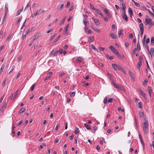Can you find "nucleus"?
Returning <instances> with one entry per match:
<instances>
[{
    "label": "nucleus",
    "mask_w": 154,
    "mask_h": 154,
    "mask_svg": "<svg viewBox=\"0 0 154 154\" xmlns=\"http://www.w3.org/2000/svg\"><path fill=\"white\" fill-rule=\"evenodd\" d=\"M89 38L90 41L92 42L94 40V36H91L89 37Z\"/></svg>",
    "instance_id": "e433bc0d"
},
{
    "label": "nucleus",
    "mask_w": 154,
    "mask_h": 154,
    "mask_svg": "<svg viewBox=\"0 0 154 154\" xmlns=\"http://www.w3.org/2000/svg\"><path fill=\"white\" fill-rule=\"evenodd\" d=\"M110 36L113 39H116L117 38V36L114 33H111Z\"/></svg>",
    "instance_id": "a211bd4d"
},
{
    "label": "nucleus",
    "mask_w": 154,
    "mask_h": 154,
    "mask_svg": "<svg viewBox=\"0 0 154 154\" xmlns=\"http://www.w3.org/2000/svg\"><path fill=\"white\" fill-rule=\"evenodd\" d=\"M107 102V98L106 97H105L103 100V103L104 104H106Z\"/></svg>",
    "instance_id": "680f3d73"
},
{
    "label": "nucleus",
    "mask_w": 154,
    "mask_h": 154,
    "mask_svg": "<svg viewBox=\"0 0 154 154\" xmlns=\"http://www.w3.org/2000/svg\"><path fill=\"white\" fill-rule=\"evenodd\" d=\"M90 8L92 9V10H95L96 8H95L94 6V5L91 4V3H90Z\"/></svg>",
    "instance_id": "c9c22d12"
},
{
    "label": "nucleus",
    "mask_w": 154,
    "mask_h": 154,
    "mask_svg": "<svg viewBox=\"0 0 154 154\" xmlns=\"http://www.w3.org/2000/svg\"><path fill=\"white\" fill-rule=\"evenodd\" d=\"M94 21L96 25H98L100 24V22L97 19H94Z\"/></svg>",
    "instance_id": "a878e982"
},
{
    "label": "nucleus",
    "mask_w": 154,
    "mask_h": 154,
    "mask_svg": "<svg viewBox=\"0 0 154 154\" xmlns=\"http://www.w3.org/2000/svg\"><path fill=\"white\" fill-rule=\"evenodd\" d=\"M151 53V52H152V53H153V52H154V48H151L150 49V51Z\"/></svg>",
    "instance_id": "774afa93"
},
{
    "label": "nucleus",
    "mask_w": 154,
    "mask_h": 154,
    "mask_svg": "<svg viewBox=\"0 0 154 154\" xmlns=\"http://www.w3.org/2000/svg\"><path fill=\"white\" fill-rule=\"evenodd\" d=\"M94 11H96L98 14H99L101 12L100 10L97 8Z\"/></svg>",
    "instance_id": "09e8293b"
},
{
    "label": "nucleus",
    "mask_w": 154,
    "mask_h": 154,
    "mask_svg": "<svg viewBox=\"0 0 154 154\" xmlns=\"http://www.w3.org/2000/svg\"><path fill=\"white\" fill-rule=\"evenodd\" d=\"M148 80L147 79H145L143 82V84L144 85H146L148 82Z\"/></svg>",
    "instance_id": "37998d69"
},
{
    "label": "nucleus",
    "mask_w": 154,
    "mask_h": 154,
    "mask_svg": "<svg viewBox=\"0 0 154 154\" xmlns=\"http://www.w3.org/2000/svg\"><path fill=\"white\" fill-rule=\"evenodd\" d=\"M85 31L87 32L88 34H91L92 32V31L88 28H85Z\"/></svg>",
    "instance_id": "aec40b11"
},
{
    "label": "nucleus",
    "mask_w": 154,
    "mask_h": 154,
    "mask_svg": "<svg viewBox=\"0 0 154 154\" xmlns=\"http://www.w3.org/2000/svg\"><path fill=\"white\" fill-rule=\"evenodd\" d=\"M15 69V66H13L12 67V68L11 70L10 71L9 73V74H10V73L11 72H12Z\"/></svg>",
    "instance_id": "8fccbe9b"
},
{
    "label": "nucleus",
    "mask_w": 154,
    "mask_h": 154,
    "mask_svg": "<svg viewBox=\"0 0 154 154\" xmlns=\"http://www.w3.org/2000/svg\"><path fill=\"white\" fill-rule=\"evenodd\" d=\"M79 132V130L78 128H76L75 129V134H77Z\"/></svg>",
    "instance_id": "2f4dec72"
},
{
    "label": "nucleus",
    "mask_w": 154,
    "mask_h": 154,
    "mask_svg": "<svg viewBox=\"0 0 154 154\" xmlns=\"http://www.w3.org/2000/svg\"><path fill=\"white\" fill-rule=\"evenodd\" d=\"M142 66V62H139L137 64V67L140 68Z\"/></svg>",
    "instance_id": "c756f323"
},
{
    "label": "nucleus",
    "mask_w": 154,
    "mask_h": 154,
    "mask_svg": "<svg viewBox=\"0 0 154 154\" xmlns=\"http://www.w3.org/2000/svg\"><path fill=\"white\" fill-rule=\"evenodd\" d=\"M8 4L7 3H6L5 4V12L6 13V14H7L8 10Z\"/></svg>",
    "instance_id": "ddd939ff"
},
{
    "label": "nucleus",
    "mask_w": 154,
    "mask_h": 154,
    "mask_svg": "<svg viewBox=\"0 0 154 154\" xmlns=\"http://www.w3.org/2000/svg\"><path fill=\"white\" fill-rule=\"evenodd\" d=\"M36 85V83H34L31 87L30 89L32 91H33L34 89V88Z\"/></svg>",
    "instance_id": "c85d7f7f"
},
{
    "label": "nucleus",
    "mask_w": 154,
    "mask_h": 154,
    "mask_svg": "<svg viewBox=\"0 0 154 154\" xmlns=\"http://www.w3.org/2000/svg\"><path fill=\"white\" fill-rule=\"evenodd\" d=\"M74 137V134H72L71 136H70L69 137L70 140H72L73 139Z\"/></svg>",
    "instance_id": "49530a36"
},
{
    "label": "nucleus",
    "mask_w": 154,
    "mask_h": 154,
    "mask_svg": "<svg viewBox=\"0 0 154 154\" xmlns=\"http://www.w3.org/2000/svg\"><path fill=\"white\" fill-rule=\"evenodd\" d=\"M117 56L120 59H121L123 58H124L125 57L124 55L122 54H119V52H118V53L116 54Z\"/></svg>",
    "instance_id": "9d476101"
},
{
    "label": "nucleus",
    "mask_w": 154,
    "mask_h": 154,
    "mask_svg": "<svg viewBox=\"0 0 154 154\" xmlns=\"http://www.w3.org/2000/svg\"><path fill=\"white\" fill-rule=\"evenodd\" d=\"M53 28H51V29H50L48 31H47V32L48 33H49L50 32H52L53 31Z\"/></svg>",
    "instance_id": "13d9d810"
},
{
    "label": "nucleus",
    "mask_w": 154,
    "mask_h": 154,
    "mask_svg": "<svg viewBox=\"0 0 154 154\" xmlns=\"http://www.w3.org/2000/svg\"><path fill=\"white\" fill-rule=\"evenodd\" d=\"M32 28L31 29H27L26 32L25 34L26 35H27L29 33L32 31Z\"/></svg>",
    "instance_id": "393cba45"
},
{
    "label": "nucleus",
    "mask_w": 154,
    "mask_h": 154,
    "mask_svg": "<svg viewBox=\"0 0 154 154\" xmlns=\"http://www.w3.org/2000/svg\"><path fill=\"white\" fill-rule=\"evenodd\" d=\"M22 123V121L21 120L17 124V125L18 126L20 125Z\"/></svg>",
    "instance_id": "3c124183"
},
{
    "label": "nucleus",
    "mask_w": 154,
    "mask_h": 154,
    "mask_svg": "<svg viewBox=\"0 0 154 154\" xmlns=\"http://www.w3.org/2000/svg\"><path fill=\"white\" fill-rule=\"evenodd\" d=\"M121 66L120 65H117L115 63H113L112 64V66L113 69L116 71H118L120 70Z\"/></svg>",
    "instance_id": "7ed1b4c3"
},
{
    "label": "nucleus",
    "mask_w": 154,
    "mask_h": 154,
    "mask_svg": "<svg viewBox=\"0 0 154 154\" xmlns=\"http://www.w3.org/2000/svg\"><path fill=\"white\" fill-rule=\"evenodd\" d=\"M129 37L130 38H132L133 37V35L132 33H130L129 35Z\"/></svg>",
    "instance_id": "338daca9"
},
{
    "label": "nucleus",
    "mask_w": 154,
    "mask_h": 154,
    "mask_svg": "<svg viewBox=\"0 0 154 154\" xmlns=\"http://www.w3.org/2000/svg\"><path fill=\"white\" fill-rule=\"evenodd\" d=\"M22 19V17L19 18V19H18V20H17V23H19L20 22L21 20Z\"/></svg>",
    "instance_id": "69168bd1"
},
{
    "label": "nucleus",
    "mask_w": 154,
    "mask_h": 154,
    "mask_svg": "<svg viewBox=\"0 0 154 154\" xmlns=\"http://www.w3.org/2000/svg\"><path fill=\"white\" fill-rule=\"evenodd\" d=\"M148 122H145L143 123V131L146 134L148 133Z\"/></svg>",
    "instance_id": "f257e3e1"
},
{
    "label": "nucleus",
    "mask_w": 154,
    "mask_h": 154,
    "mask_svg": "<svg viewBox=\"0 0 154 154\" xmlns=\"http://www.w3.org/2000/svg\"><path fill=\"white\" fill-rule=\"evenodd\" d=\"M139 113L140 117V118L143 117L144 115V113L142 111H140Z\"/></svg>",
    "instance_id": "b1692460"
},
{
    "label": "nucleus",
    "mask_w": 154,
    "mask_h": 154,
    "mask_svg": "<svg viewBox=\"0 0 154 154\" xmlns=\"http://www.w3.org/2000/svg\"><path fill=\"white\" fill-rule=\"evenodd\" d=\"M60 35L58 36L55 39L54 42V43L57 42L59 40V38H60Z\"/></svg>",
    "instance_id": "6e6d98bb"
},
{
    "label": "nucleus",
    "mask_w": 154,
    "mask_h": 154,
    "mask_svg": "<svg viewBox=\"0 0 154 154\" xmlns=\"http://www.w3.org/2000/svg\"><path fill=\"white\" fill-rule=\"evenodd\" d=\"M135 4V5H136V6L137 7H140V5L139 3H137L136 2H135L134 3Z\"/></svg>",
    "instance_id": "0e129e2a"
},
{
    "label": "nucleus",
    "mask_w": 154,
    "mask_h": 154,
    "mask_svg": "<svg viewBox=\"0 0 154 154\" xmlns=\"http://www.w3.org/2000/svg\"><path fill=\"white\" fill-rule=\"evenodd\" d=\"M41 10H42V9H40L38 10L37 11V12H35L34 13L33 16H32V15L31 17H32L33 18L35 16H36L39 13V12H40V11H41Z\"/></svg>",
    "instance_id": "4468645a"
},
{
    "label": "nucleus",
    "mask_w": 154,
    "mask_h": 154,
    "mask_svg": "<svg viewBox=\"0 0 154 154\" xmlns=\"http://www.w3.org/2000/svg\"><path fill=\"white\" fill-rule=\"evenodd\" d=\"M140 31L144 30L143 25V23H141L139 25Z\"/></svg>",
    "instance_id": "6ab92c4d"
},
{
    "label": "nucleus",
    "mask_w": 154,
    "mask_h": 154,
    "mask_svg": "<svg viewBox=\"0 0 154 154\" xmlns=\"http://www.w3.org/2000/svg\"><path fill=\"white\" fill-rule=\"evenodd\" d=\"M122 9L123 10V12H125V10L126 9V7L125 5H124V6H122Z\"/></svg>",
    "instance_id": "5fc2aeb1"
},
{
    "label": "nucleus",
    "mask_w": 154,
    "mask_h": 154,
    "mask_svg": "<svg viewBox=\"0 0 154 154\" xmlns=\"http://www.w3.org/2000/svg\"><path fill=\"white\" fill-rule=\"evenodd\" d=\"M84 125L85 127H86L87 129L89 130L91 129V127L86 124L85 123L84 124Z\"/></svg>",
    "instance_id": "7c9ffc66"
},
{
    "label": "nucleus",
    "mask_w": 154,
    "mask_h": 154,
    "mask_svg": "<svg viewBox=\"0 0 154 154\" xmlns=\"http://www.w3.org/2000/svg\"><path fill=\"white\" fill-rule=\"evenodd\" d=\"M146 25H149L151 26L154 25V22H152V20L151 18H146L145 20Z\"/></svg>",
    "instance_id": "f03ea898"
},
{
    "label": "nucleus",
    "mask_w": 154,
    "mask_h": 154,
    "mask_svg": "<svg viewBox=\"0 0 154 154\" xmlns=\"http://www.w3.org/2000/svg\"><path fill=\"white\" fill-rule=\"evenodd\" d=\"M92 28L96 32H100V30L98 28L94 27H92Z\"/></svg>",
    "instance_id": "cd10ccee"
},
{
    "label": "nucleus",
    "mask_w": 154,
    "mask_h": 154,
    "mask_svg": "<svg viewBox=\"0 0 154 154\" xmlns=\"http://www.w3.org/2000/svg\"><path fill=\"white\" fill-rule=\"evenodd\" d=\"M59 53V51L58 50L56 51L54 53V54L53 55V56H56Z\"/></svg>",
    "instance_id": "79ce46f5"
},
{
    "label": "nucleus",
    "mask_w": 154,
    "mask_h": 154,
    "mask_svg": "<svg viewBox=\"0 0 154 154\" xmlns=\"http://www.w3.org/2000/svg\"><path fill=\"white\" fill-rule=\"evenodd\" d=\"M83 60V59L81 57H78L76 59L77 62H81Z\"/></svg>",
    "instance_id": "2eb2a0df"
},
{
    "label": "nucleus",
    "mask_w": 154,
    "mask_h": 154,
    "mask_svg": "<svg viewBox=\"0 0 154 154\" xmlns=\"http://www.w3.org/2000/svg\"><path fill=\"white\" fill-rule=\"evenodd\" d=\"M128 11L129 13H130V14H131V15H133V11L131 9V8H128Z\"/></svg>",
    "instance_id": "473e14b6"
},
{
    "label": "nucleus",
    "mask_w": 154,
    "mask_h": 154,
    "mask_svg": "<svg viewBox=\"0 0 154 154\" xmlns=\"http://www.w3.org/2000/svg\"><path fill=\"white\" fill-rule=\"evenodd\" d=\"M56 35V33H55L51 37L50 40V41H52L55 37Z\"/></svg>",
    "instance_id": "4c0bfd02"
},
{
    "label": "nucleus",
    "mask_w": 154,
    "mask_h": 154,
    "mask_svg": "<svg viewBox=\"0 0 154 154\" xmlns=\"http://www.w3.org/2000/svg\"><path fill=\"white\" fill-rule=\"evenodd\" d=\"M113 101V98H110L108 100V102L109 103H112Z\"/></svg>",
    "instance_id": "052dcab7"
},
{
    "label": "nucleus",
    "mask_w": 154,
    "mask_h": 154,
    "mask_svg": "<svg viewBox=\"0 0 154 154\" xmlns=\"http://www.w3.org/2000/svg\"><path fill=\"white\" fill-rule=\"evenodd\" d=\"M148 88H149L148 90V93L150 97H151V93L152 92V89L149 86L148 87Z\"/></svg>",
    "instance_id": "412c9836"
},
{
    "label": "nucleus",
    "mask_w": 154,
    "mask_h": 154,
    "mask_svg": "<svg viewBox=\"0 0 154 154\" xmlns=\"http://www.w3.org/2000/svg\"><path fill=\"white\" fill-rule=\"evenodd\" d=\"M51 77V76L50 75H48L46 77L44 81H45L49 79Z\"/></svg>",
    "instance_id": "603ef678"
},
{
    "label": "nucleus",
    "mask_w": 154,
    "mask_h": 154,
    "mask_svg": "<svg viewBox=\"0 0 154 154\" xmlns=\"http://www.w3.org/2000/svg\"><path fill=\"white\" fill-rule=\"evenodd\" d=\"M111 51L115 54L118 53V51L113 46L111 45L109 47Z\"/></svg>",
    "instance_id": "39448f33"
},
{
    "label": "nucleus",
    "mask_w": 154,
    "mask_h": 154,
    "mask_svg": "<svg viewBox=\"0 0 154 154\" xmlns=\"http://www.w3.org/2000/svg\"><path fill=\"white\" fill-rule=\"evenodd\" d=\"M25 111V109L24 107H22L20 109V111L19 112V113H22L24 112Z\"/></svg>",
    "instance_id": "f3484780"
},
{
    "label": "nucleus",
    "mask_w": 154,
    "mask_h": 154,
    "mask_svg": "<svg viewBox=\"0 0 154 154\" xmlns=\"http://www.w3.org/2000/svg\"><path fill=\"white\" fill-rule=\"evenodd\" d=\"M151 44L152 45H154V37H152L151 39Z\"/></svg>",
    "instance_id": "bb28decb"
},
{
    "label": "nucleus",
    "mask_w": 154,
    "mask_h": 154,
    "mask_svg": "<svg viewBox=\"0 0 154 154\" xmlns=\"http://www.w3.org/2000/svg\"><path fill=\"white\" fill-rule=\"evenodd\" d=\"M83 22L85 26V28H87V26L88 22L86 21V19H85V18L84 19H83Z\"/></svg>",
    "instance_id": "dca6fc26"
},
{
    "label": "nucleus",
    "mask_w": 154,
    "mask_h": 154,
    "mask_svg": "<svg viewBox=\"0 0 154 154\" xmlns=\"http://www.w3.org/2000/svg\"><path fill=\"white\" fill-rule=\"evenodd\" d=\"M123 13L122 14V16L123 18H124L126 21L128 20V17L125 14V12H123Z\"/></svg>",
    "instance_id": "6e6552de"
},
{
    "label": "nucleus",
    "mask_w": 154,
    "mask_h": 154,
    "mask_svg": "<svg viewBox=\"0 0 154 154\" xmlns=\"http://www.w3.org/2000/svg\"><path fill=\"white\" fill-rule=\"evenodd\" d=\"M146 35H144L143 37V41H142L143 44V45H144L145 43V41L146 39Z\"/></svg>",
    "instance_id": "58836bf2"
},
{
    "label": "nucleus",
    "mask_w": 154,
    "mask_h": 154,
    "mask_svg": "<svg viewBox=\"0 0 154 154\" xmlns=\"http://www.w3.org/2000/svg\"><path fill=\"white\" fill-rule=\"evenodd\" d=\"M139 62H142V60H143V58H142V57H141V56H140L139 57Z\"/></svg>",
    "instance_id": "4d7b16f0"
},
{
    "label": "nucleus",
    "mask_w": 154,
    "mask_h": 154,
    "mask_svg": "<svg viewBox=\"0 0 154 154\" xmlns=\"http://www.w3.org/2000/svg\"><path fill=\"white\" fill-rule=\"evenodd\" d=\"M64 5L63 4H62L60 6H59L57 7V9L58 11L60 10L63 7Z\"/></svg>",
    "instance_id": "4be33fe9"
},
{
    "label": "nucleus",
    "mask_w": 154,
    "mask_h": 154,
    "mask_svg": "<svg viewBox=\"0 0 154 154\" xmlns=\"http://www.w3.org/2000/svg\"><path fill=\"white\" fill-rule=\"evenodd\" d=\"M6 104L7 103L6 102H4L3 104V105H2V107H1L0 109V111H1L2 112L3 111L5 108Z\"/></svg>",
    "instance_id": "1a4fd4ad"
},
{
    "label": "nucleus",
    "mask_w": 154,
    "mask_h": 154,
    "mask_svg": "<svg viewBox=\"0 0 154 154\" xmlns=\"http://www.w3.org/2000/svg\"><path fill=\"white\" fill-rule=\"evenodd\" d=\"M138 92L144 98H146V95L144 91L141 90L140 88L138 89Z\"/></svg>",
    "instance_id": "423d86ee"
},
{
    "label": "nucleus",
    "mask_w": 154,
    "mask_h": 154,
    "mask_svg": "<svg viewBox=\"0 0 154 154\" xmlns=\"http://www.w3.org/2000/svg\"><path fill=\"white\" fill-rule=\"evenodd\" d=\"M102 9L109 17L111 18V15L110 12H109L108 10L106 8H102Z\"/></svg>",
    "instance_id": "20e7f679"
},
{
    "label": "nucleus",
    "mask_w": 154,
    "mask_h": 154,
    "mask_svg": "<svg viewBox=\"0 0 154 154\" xmlns=\"http://www.w3.org/2000/svg\"><path fill=\"white\" fill-rule=\"evenodd\" d=\"M139 40H140V35L139 34H138V37H137V40L138 42L137 43V50L138 51H139L140 50V44L139 42Z\"/></svg>",
    "instance_id": "0eeeda50"
},
{
    "label": "nucleus",
    "mask_w": 154,
    "mask_h": 154,
    "mask_svg": "<svg viewBox=\"0 0 154 154\" xmlns=\"http://www.w3.org/2000/svg\"><path fill=\"white\" fill-rule=\"evenodd\" d=\"M129 74L130 75V76L131 77H133V73L132 72H131L130 71H129Z\"/></svg>",
    "instance_id": "864d4df0"
},
{
    "label": "nucleus",
    "mask_w": 154,
    "mask_h": 154,
    "mask_svg": "<svg viewBox=\"0 0 154 154\" xmlns=\"http://www.w3.org/2000/svg\"><path fill=\"white\" fill-rule=\"evenodd\" d=\"M39 33H38L35 35L33 37L32 40L34 41L35 40L37 39L39 37Z\"/></svg>",
    "instance_id": "9b49d317"
},
{
    "label": "nucleus",
    "mask_w": 154,
    "mask_h": 154,
    "mask_svg": "<svg viewBox=\"0 0 154 154\" xmlns=\"http://www.w3.org/2000/svg\"><path fill=\"white\" fill-rule=\"evenodd\" d=\"M147 11L151 16H153V15H154L149 9H148Z\"/></svg>",
    "instance_id": "c03bdc74"
},
{
    "label": "nucleus",
    "mask_w": 154,
    "mask_h": 154,
    "mask_svg": "<svg viewBox=\"0 0 154 154\" xmlns=\"http://www.w3.org/2000/svg\"><path fill=\"white\" fill-rule=\"evenodd\" d=\"M69 24L67 25L65 27L64 29V33H66V32L69 28Z\"/></svg>",
    "instance_id": "5701e85b"
},
{
    "label": "nucleus",
    "mask_w": 154,
    "mask_h": 154,
    "mask_svg": "<svg viewBox=\"0 0 154 154\" xmlns=\"http://www.w3.org/2000/svg\"><path fill=\"white\" fill-rule=\"evenodd\" d=\"M18 90H17L16 91V92H15V94H14V99L15 97L16 96L18 93Z\"/></svg>",
    "instance_id": "de8ad7c7"
},
{
    "label": "nucleus",
    "mask_w": 154,
    "mask_h": 154,
    "mask_svg": "<svg viewBox=\"0 0 154 154\" xmlns=\"http://www.w3.org/2000/svg\"><path fill=\"white\" fill-rule=\"evenodd\" d=\"M22 57L21 56H18L17 57L18 61L19 62L21 60Z\"/></svg>",
    "instance_id": "a18cd8bd"
},
{
    "label": "nucleus",
    "mask_w": 154,
    "mask_h": 154,
    "mask_svg": "<svg viewBox=\"0 0 154 154\" xmlns=\"http://www.w3.org/2000/svg\"><path fill=\"white\" fill-rule=\"evenodd\" d=\"M111 84L116 88H119V89L120 88L119 85L117 84L116 83H114L113 82V81H112V82Z\"/></svg>",
    "instance_id": "f8f14e48"
},
{
    "label": "nucleus",
    "mask_w": 154,
    "mask_h": 154,
    "mask_svg": "<svg viewBox=\"0 0 154 154\" xmlns=\"http://www.w3.org/2000/svg\"><path fill=\"white\" fill-rule=\"evenodd\" d=\"M70 94V96H71V97H73L75 95V93L74 92H71L70 94Z\"/></svg>",
    "instance_id": "a19ab883"
},
{
    "label": "nucleus",
    "mask_w": 154,
    "mask_h": 154,
    "mask_svg": "<svg viewBox=\"0 0 154 154\" xmlns=\"http://www.w3.org/2000/svg\"><path fill=\"white\" fill-rule=\"evenodd\" d=\"M146 49H147V51H148V53L151 55V52L150 51H149V46L148 45H146Z\"/></svg>",
    "instance_id": "72a5a7b5"
},
{
    "label": "nucleus",
    "mask_w": 154,
    "mask_h": 154,
    "mask_svg": "<svg viewBox=\"0 0 154 154\" xmlns=\"http://www.w3.org/2000/svg\"><path fill=\"white\" fill-rule=\"evenodd\" d=\"M70 5V3L68 1L67 2L66 5V7H68Z\"/></svg>",
    "instance_id": "e2e57ef3"
},
{
    "label": "nucleus",
    "mask_w": 154,
    "mask_h": 154,
    "mask_svg": "<svg viewBox=\"0 0 154 154\" xmlns=\"http://www.w3.org/2000/svg\"><path fill=\"white\" fill-rule=\"evenodd\" d=\"M142 104L141 102H139L137 104V106L138 107L140 108H142Z\"/></svg>",
    "instance_id": "f704fd0d"
},
{
    "label": "nucleus",
    "mask_w": 154,
    "mask_h": 154,
    "mask_svg": "<svg viewBox=\"0 0 154 154\" xmlns=\"http://www.w3.org/2000/svg\"><path fill=\"white\" fill-rule=\"evenodd\" d=\"M122 72H123V73L125 74L126 73V72L125 71V70L122 67V66H121V68L120 69Z\"/></svg>",
    "instance_id": "ea45409f"
},
{
    "label": "nucleus",
    "mask_w": 154,
    "mask_h": 154,
    "mask_svg": "<svg viewBox=\"0 0 154 154\" xmlns=\"http://www.w3.org/2000/svg\"><path fill=\"white\" fill-rule=\"evenodd\" d=\"M6 81H7V79L6 78H5V80H4V81L3 82V83H2V85L3 86H4L5 85V82H6Z\"/></svg>",
    "instance_id": "bf43d9fd"
}]
</instances>
